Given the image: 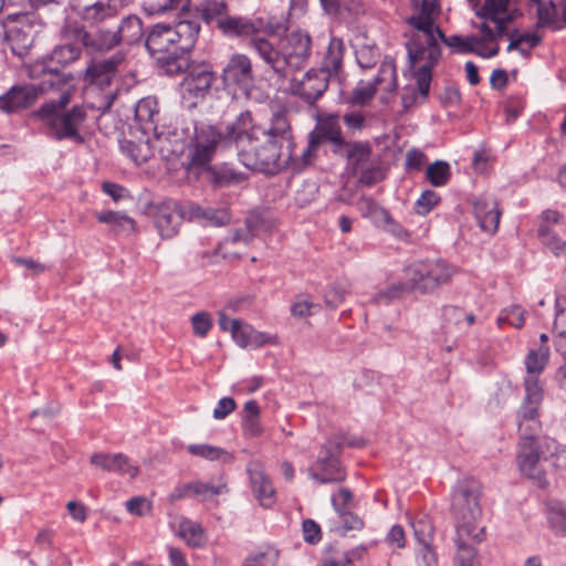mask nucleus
<instances>
[{"instance_id":"nucleus-1","label":"nucleus","mask_w":566,"mask_h":566,"mask_svg":"<svg viewBox=\"0 0 566 566\" xmlns=\"http://www.w3.org/2000/svg\"><path fill=\"white\" fill-rule=\"evenodd\" d=\"M261 139L238 154L240 163L252 170L274 175L295 163L294 136L290 113L284 107L273 111L260 132Z\"/></svg>"},{"instance_id":"nucleus-2","label":"nucleus","mask_w":566,"mask_h":566,"mask_svg":"<svg viewBox=\"0 0 566 566\" xmlns=\"http://www.w3.org/2000/svg\"><path fill=\"white\" fill-rule=\"evenodd\" d=\"M201 30L196 19H181L175 24L156 23L146 32L145 48L168 75H178L189 69V53Z\"/></svg>"},{"instance_id":"nucleus-3","label":"nucleus","mask_w":566,"mask_h":566,"mask_svg":"<svg viewBox=\"0 0 566 566\" xmlns=\"http://www.w3.org/2000/svg\"><path fill=\"white\" fill-rule=\"evenodd\" d=\"M264 125H256L250 111L241 112L224 130L206 123H193V149L191 150V165L203 166L209 164L219 144L224 147L234 146L238 154L248 149L253 142L261 139L260 132Z\"/></svg>"},{"instance_id":"nucleus-4","label":"nucleus","mask_w":566,"mask_h":566,"mask_svg":"<svg viewBox=\"0 0 566 566\" xmlns=\"http://www.w3.org/2000/svg\"><path fill=\"white\" fill-rule=\"evenodd\" d=\"M439 38L434 30L412 34L406 44L409 63L411 66L423 61L416 72L417 87L411 94L402 95V104L405 108L411 107L416 103H423L429 94L432 80V69L441 59L442 51L439 44Z\"/></svg>"},{"instance_id":"nucleus-5","label":"nucleus","mask_w":566,"mask_h":566,"mask_svg":"<svg viewBox=\"0 0 566 566\" xmlns=\"http://www.w3.org/2000/svg\"><path fill=\"white\" fill-rule=\"evenodd\" d=\"M407 282L394 284L376 294L374 302L376 304H388L396 300L406 291H419L430 293L439 286L448 283L452 276V270L448 263L441 259L416 261L405 268Z\"/></svg>"},{"instance_id":"nucleus-6","label":"nucleus","mask_w":566,"mask_h":566,"mask_svg":"<svg viewBox=\"0 0 566 566\" xmlns=\"http://www.w3.org/2000/svg\"><path fill=\"white\" fill-rule=\"evenodd\" d=\"M69 103L70 94L63 93L59 99L41 105L34 115L49 129L50 136L55 140L66 139L75 144H83L84 137L80 130L87 118V112L81 105H74L66 109Z\"/></svg>"},{"instance_id":"nucleus-7","label":"nucleus","mask_w":566,"mask_h":566,"mask_svg":"<svg viewBox=\"0 0 566 566\" xmlns=\"http://www.w3.org/2000/svg\"><path fill=\"white\" fill-rule=\"evenodd\" d=\"M345 440L342 437H329L319 448L314 467L308 468V475L319 484L344 482L347 478L342 462Z\"/></svg>"},{"instance_id":"nucleus-8","label":"nucleus","mask_w":566,"mask_h":566,"mask_svg":"<svg viewBox=\"0 0 566 566\" xmlns=\"http://www.w3.org/2000/svg\"><path fill=\"white\" fill-rule=\"evenodd\" d=\"M481 491V483L473 478H465L457 483L452 495V513L457 527L467 526L471 530L481 527L478 525L482 515Z\"/></svg>"},{"instance_id":"nucleus-9","label":"nucleus","mask_w":566,"mask_h":566,"mask_svg":"<svg viewBox=\"0 0 566 566\" xmlns=\"http://www.w3.org/2000/svg\"><path fill=\"white\" fill-rule=\"evenodd\" d=\"M218 29L227 36L252 38L256 34L281 35L286 28L274 17L227 15L218 20Z\"/></svg>"},{"instance_id":"nucleus-10","label":"nucleus","mask_w":566,"mask_h":566,"mask_svg":"<svg viewBox=\"0 0 566 566\" xmlns=\"http://www.w3.org/2000/svg\"><path fill=\"white\" fill-rule=\"evenodd\" d=\"M524 387L525 396L517 411V423L522 440H528L542 429L539 407L543 402L544 391L539 380L535 377L525 378Z\"/></svg>"},{"instance_id":"nucleus-11","label":"nucleus","mask_w":566,"mask_h":566,"mask_svg":"<svg viewBox=\"0 0 566 566\" xmlns=\"http://www.w3.org/2000/svg\"><path fill=\"white\" fill-rule=\"evenodd\" d=\"M221 76L226 86L234 87L245 96L250 95L256 81L252 60L244 53L232 54Z\"/></svg>"},{"instance_id":"nucleus-12","label":"nucleus","mask_w":566,"mask_h":566,"mask_svg":"<svg viewBox=\"0 0 566 566\" xmlns=\"http://www.w3.org/2000/svg\"><path fill=\"white\" fill-rule=\"evenodd\" d=\"M214 80L216 75L210 65L202 63L191 67L180 86L181 98L186 106L195 107L199 101L203 99Z\"/></svg>"},{"instance_id":"nucleus-13","label":"nucleus","mask_w":566,"mask_h":566,"mask_svg":"<svg viewBox=\"0 0 566 566\" xmlns=\"http://www.w3.org/2000/svg\"><path fill=\"white\" fill-rule=\"evenodd\" d=\"M155 226L164 239L175 237L182 224L188 220L186 216V203L180 205L174 200L157 202L151 208Z\"/></svg>"},{"instance_id":"nucleus-14","label":"nucleus","mask_w":566,"mask_h":566,"mask_svg":"<svg viewBox=\"0 0 566 566\" xmlns=\"http://www.w3.org/2000/svg\"><path fill=\"white\" fill-rule=\"evenodd\" d=\"M563 221L562 212L546 209L541 213L537 227V237L542 245L557 258L566 256V240L555 229Z\"/></svg>"},{"instance_id":"nucleus-15","label":"nucleus","mask_w":566,"mask_h":566,"mask_svg":"<svg viewBox=\"0 0 566 566\" xmlns=\"http://www.w3.org/2000/svg\"><path fill=\"white\" fill-rule=\"evenodd\" d=\"M66 33L70 38L80 42L90 53H107L118 46L115 31L98 28L90 32L80 24H69Z\"/></svg>"},{"instance_id":"nucleus-16","label":"nucleus","mask_w":566,"mask_h":566,"mask_svg":"<svg viewBox=\"0 0 566 566\" xmlns=\"http://www.w3.org/2000/svg\"><path fill=\"white\" fill-rule=\"evenodd\" d=\"M193 130V128L191 129ZM156 147L159 149L163 157L170 158V157H179L184 154L186 147L189 148V161H191L190 155L191 150L193 149L192 145V138H193V132H190V127L187 126L186 128H167L163 130L156 132L154 135ZM189 167H197L196 165H191V163H188Z\"/></svg>"},{"instance_id":"nucleus-17","label":"nucleus","mask_w":566,"mask_h":566,"mask_svg":"<svg viewBox=\"0 0 566 566\" xmlns=\"http://www.w3.org/2000/svg\"><path fill=\"white\" fill-rule=\"evenodd\" d=\"M329 80L321 74L317 69L308 70L301 80H290V93L313 106L328 88Z\"/></svg>"},{"instance_id":"nucleus-18","label":"nucleus","mask_w":566,"mask_h":566,"mask_svg":"<svg viewBox=\"0 0 566 566\" xmlns=\"http://www.w3.org/2000/svg\"><path fill=\"white\" fill-rule=\"evenodd\" d=\"M517 464L520 471L528 479L533 480L539 488L544 489L547 486L546 463L543 462V459L535 449L534 438L521 442L517 453Z\"/></svg>"},{"instance_id":"nucleus-19","label":"nucleus","mask_w":566,"mask_h":566,"mask_svg":"<svg viewBox=\"0 0 566 566\" xmlns=\"http://www.w3.org/2000/svg\"><path fill=\"white\" fill-rule=\"evenodd\" d=\"M311 36L302 31L292 32L287 45L282 50L284 56L285 77L290 72L303 69L311 55Z\"/></svg>"},{"instance_id":"nucleus-20","label":"nucleus","mask_w":566,"mask_h":566,"mask_svg":"<svg viewBox=\"0 0 566 566\" xmlns=\"http://www.w3.org/2000/svg\"><path fill=\"white\" fill-rule=\"evenodd\" d=\"M485 538V527L478 530L467 528V526L457 527L454 539L457 552L454 555V565L476 566L478 553L475 545Z\"/></svg>"},{"instance_id":"nucleus-21","label":"nucleus","mask_w":566,"mask_h":566,"mask_svg":"<svg viewBox=\"0 0 566 566\" xmlns=\"http://www.w3.org/2000/svg\"><path fill=\"white\" fill-rule=\"evenodd\" d=\"M224 332H231L232 338L241 347H260L265 344H276V335L255 331L245 321H218Z\"/></svg>"},{"instance_id":"nucleus-22","label":"nucleus","mask_w":566,"mask_h":566,"mask_svg":"<svg viewBox=\"0 0 566 566\" xmlns=\"http://www.w3.org/2000/svg\"><path fill=\"white\" fill-rule=\"evenodd\" d=\"M126 56L127 54L124 50H118L107 59L92 61L85 70L84 80L90 84L99 86L109 85L118 67L125 62Z\"/></svg>"},{"instance_id":"nucleus-23","label":"nucleus","mask_w":566,"mask_h":566,"mask_svg":"<svg viewBox=\"0 0 566 566\" xmlns=\"http://www.w3.org/2000/svg\"><path fill=\"white\" fill-rule=\"evenodd\" d=\"M264 33L252 36L249 41V48L280 77H285L284 56Z\"/></svg>"},{"instance_id":"nucleus-24","label":"nucleus","mask_w":566,"mask_h":566,"mask_svg":"<svg viewBox=\"0 0 566 566\" xmlns=\"http://www.w3.org/2000/svg\"><path fill=\"white\" fill-rule=\"evenodd\" d=\"M188 221L203 227H223L230 223L231 213L226 207H202L193 201L186 202Z\"/></svg>"},{"instance_id":"nucleus-25","label":"nucleus","mask_w":566,"mask_h":566,"mask_svg":"<svg viewBox=\"0 0 566 566\" xmlns=\"http://www.w3.org/2000/svg\"><path fill=\"white\" fill-rule=\"evenodd\" d=\"M39 97L36 86L14 85L0 96V111L12 114L32 106Z\"/></svg>"},{"instance_id":"nucleus-26","label":"nucleus","mask_w":566,"mask_h":566,"mask_svg":"<svg viewBox=\"0 0 566 566\" xmlns=\"http://www.w3.org/2000/svg\"><path fill=\"white\" fill-rule=\"evenodd\" d=\"M345 54V43L338 36H332L323 57L321 69L317 71L329 81L342 82L344 78L343 61Z\"/></svg>"},{"instance_id":"nucleus-27","label":"nucleus","mask_w":566,"mask_h":566,"mask_svg":"<svg viewBox=\"0 0 566 566\" xmlns=\"http://www.w3.org/2000/svg\"><path fill=\"white\" fill-rule=\"evenodd\" d=\"M474 217L479 227L486 233L496 232L500 223L501 211L494 198L490 196H480L472 201Z\"/></svg>"},{"instance_id":"nucleus-28","label":"nucleus","mask_w":566,"mask_h":566,"mask_svg":"<svg viewBox=\"0 0 566 566\" xmlns=\"http://www.w3.org/2000/svg\"><path fill=\"white\" fill-rule=\"evenodd\" d=\"M261 223V219L258 214H251L245 219L244 226L232 230L217 247L216 253H221L223 258H228L230 255L237 256L238 254L234 252H230L228 247L230 244L242 243L244 245L249 244Z\"/></svg>"},{"instance_id":"nucleus-29","label":"nucleus","mask_w":566,"mask_h":566,"mask_svg":"<svg viewBox=\"0 0 566 566\" xmlns=\"http://www.w3.org/2000/svg\"><path fill=\"white\" fill-rule=\"evenodd\" d=\"M160 118L158 102L153 96H147L138 101L135 106V119L144 134L158 132V122Z\"/></svg>"},{"instance_id":"nucleus-30","label":"nucleus","mask_w":566,"mask_h":566,"mask_svg":"<svg viewBox=\"0 0 566 566\" xmlns=\"http://www.w3.org/2000/svg\"><path fill=\"white\" fill-rule=\"evenodd\" d=\"M319 143L327 140L332 144V150L336 155H343L346 142L343 137L339 116L337 114H328L321 119L318 130L315 132Z\"/></svg>"},{"instance_id":"nucleus-31","label":"nucleus","mask_w":566,"mask_h":566,"mask_svg":"<svg viewBox=\"0 0 566 566\" xmlns=\"http://www.w3.org/2000/svg\"><path fill=\"white\" fill-rule=\"evenodd\" d=\"M365 203L374 221L381 226L388 233L402 241L410 239L409 231L396 221L387 209L380 207L370 198L366 199Z\"/></svg>"},{"instance_id":"nucleus-32","label":"nucleus","mask_w":566,"mask_h":566,"mask_svg":"<svg viewBox=\"0 0 566 566\" xmlns=\"http://www.w3.org/2000/svg\"><path fill=\"white\" fill-rule=\"evenodd\" d=\"M534 444L543 462L555 470L566 468V448L555 439L534 436Z\"/></svg>"},{"instance_id":"nucleus-33","label":"nucleus","mask_w":566,"mask_h":566,"mask_svg":"<svg viewBox=\"0 0 566 566\" xmlns=\"http://www.w3.org/2000/svg\"><path fill=\"white\" fill-rule=\"evenodd\" d=\"M91 463L101 467L105 471L128 474L130 478H135L139 471L123 453H94L91 457Z\"/></svg>"},{"instance_id":"nucleus-34","label":"nucleus","mask_w":566,"mask_h":566,"mask_svg":"<svg viewBox=\"0 0 566 566\" xmlns=\"http://www.w3.org/2000/svg\"><path fill=\"white\" fill-rule=\"evenodd\" d=\"M342 156L346 157L350 172L357 175L373 161V147L368 142H346Z\"/></svg>"},{"instance_id":"nucleus-35","label":"nucleus","mask_w":566,"mask_h":566,"mask_svg":"<svg viewBox=\"0 0 566 566\" xmlns=\"http://www.w3.org/2000/svg\"><path fill=\"white\" fill-rule=\"evenodd\" d=\"M439 14L440 6L437 0H421L418 13L407 18L406 22L418 32H428L438 27L436 19Z\"/></svg>"},{"instance_id":"nucleus-36","label":"nucleus","mask_w":566,"mask_h":566,"mask_svg":"<svg viewBox=\"0 0 566 566\" xmlns=\"http://www.w3.org/2000/svg\"><path fill=\"white\" fill-rule=\"evenodd\" d=\"M197 168H202L206 171V179L216 188L229 187L238 185L244 180V175L237 172L227 164L203 165Z\"/></svg>"},{"instance_id":"nucleus-37","label":"nucleus","mask_w":566,"mask_h":566,"mask_svg":"<svg viewBox=\"0 0 566 566\" xmlns=\"http://www.w3.org/2000/svg\"><path fill=\"white\" fill-rule=\"evenodd\" d=\"M253 494L263 507H271L275 502V490L269 476L260 469L249 470Z\"/></svg>"},{"instance_id":"nucleus-38","label":"nucleus","mask_w":566,"mask_h":566,"mask_svg":"<svg viewBox=\"0 0 566 566\" xmlns=\"http://www.w3.org/2000/svg\"><path fill=\"white\" fill-rule=\"evenodd\" d=\"M98 222L105 223L116 234H130L136 229L135 220L122 211L104 210L95 213Z\"/></svg>"},{"instance_id":"nucleus-39","label":"nucleus","mask_w":566,"mask_h":566,"mask_svg":"<svg viewBox=\"0 0 566 566\" xmlns=\"http://www.w3.org/2000/svg\"><path fill=\"white\" fill-rule=\"evenodd\" d=\"M114 31L118 44L123 42L129 45L135 44L139 42L144 35L143 21L136 14H129L122 19L117 29Z\"/></svg>"},{"instance_id":"nucleus-40","label":"nucleus","mask_w":566,"mask_h":566,"mask_svg":"<svg viewBox=\"0 0 566 566\" xmlns=\"http://www.w3.org/2000/svg\"><path fill=\"white\" fill-rule=\"evenodd\" d=\"M81 17L85 22L95 25L116 18L117 10L108 2L97 1L84 7Z\"/></svg>"},{"instance_id":"nucleus-41","label":"nucleus","mask_w":566,"mask_h":566,"mask_svg":"<svg viewBox=\"0 0 566 566\" xmlns=\"http://www.w3.org/2000/svg\"><path fill=\"white\" fill-rule=\"evenodd\" d=\"M436 33L443 44L451 48L458 54H468L474 51L472 44L481 42V39L475 35L462 38L461 35L453 34L447 36L440 27H436Z\"/></svg>"},{"instance_id":"nucleus-42","label":"nucleus","mask_w":566,"mask_h":566,"mask_svg":"<svg viewBox=\"0 0 566 566\" xmlns=\"http://www.w3.org/2000/svg\"><path fill=\"white\" fill-rule=\"evenodd\" d=\"M228 6L226 0H202L199 7H196L195 13L197 17L202 18V20L207 23H211L216 21L218 24V20L223 17H227Z\"/></svg>"},{"instance_id":"nucleus-43","label":"nucleus","mask_w":566,"mask_h":566,"mask_svg":"<svg viewBox=\"0 0 566 566\" xmlns=\"http://www.w3.org/2000/svg\"><path fill=\"white\" fill-rule=\"evenodd\" d=\"M547 518L555 533L566 534V504L559 500L546 502Z\"/></svg>"},{"instance_id":"nucleus-44","label":"nucleus","mask_w":566,"mask_h":566,"mask_svg":"<svg viewBox=\"0 0 566 566\" xmlns=\"http://www.w3.org/2000/svg\"><path fill=\"white\" fill-rule=\"evenodd\" d=\"M548 348L541 347L538 352L532 349L525 358L526 378L535 377L539 380L538 375L544 370L548 361Z\"/></svg>"},{"instance_id":"nucleus-45","label":"nucleus","mask_w":566,"mask_h":566,"mask_svg":"<svg viewBox=\"0 0 566 566\" xmlns=\"http://www.w3.org/2000/svg\"><path fill=\"white\" fill-rule=\"evenodd\" d=\"M81 55V49L74 44H61L54 48L50 55V62L64 67L76 61Z\"/></svg>"},{"instance_id":"nucleus-46","label":"nucleus","mask_w":566,"mask_h":566,"mask_svg":"<svg viewBox=\"0 0 566 566\" xmlns=\"http://www.w3.org/2000/svg\"><path fill=\"white\" fill-rule=\"evenodd\" d=\"M451 176L450 165L443 160H437L429 165L426 170V177L429 182L434 187H442L447 185Z\"/></svg>"},{"instance_id":"nucleus-47","label":"nucleus","mask_w":566,"mask_h":566,"mask_svg":"<svg viewBox=\"0 0 566 566\" xmlns=\"http://www.w3.org/2000/svg\"><path fill=\"white\" fill-rule=\"evenodd\" d=\"M537 4V27H549L553 30L563 29V23L557 20V9L551 1L548 6L544 4L542 0Z\"/></svg>"},{"instance_id":"nucleus-48","label":"nucleus","mask_w":566,"mask_h":566,"mask_svg":"<svg viewBox=\"0 0 566 566\" xmlns=\"http://www.w3.org/2000/svg\"><path fill=\"white\" fill-rule=\"evenodd\" d=\"M381 81L382 78L378 75L374 78V81L369 83L358 84L353 91L350 103L355 105H365L375 96L377 86L381 83Z\"/></svg>"},{"instance_id":"nucleus-49","label":"nucleus","mask_w":566,"mask_h":566,"mask_svg":"<svg viewBox=\"0 0 566 566\" xmlns=\"http://www.w3.org/2000/svg\"><path fill=\"white\" fill-rule=\"evenodd\" d=\"M161 12H176L179 20L181 19H196L198 20L195 10L191 9V0H166L160 6Z\"/></svg>"},{"instance_id":"nucleus-50","label":"nucleus","mask_w":566,"mask_h":566,"mask_svg":"<svg viewBox=\"0 0 566 566\" xmlns=\"http://www.w3.org/2000/svg\"><path fill=\"white\" fill-rule=\"evenodd\" d=\"M356 61L361 69H371L379 59V50L374 44H361L355 50Z\"/></svg>"},{"instance_id":"nucleus-51","label":"nucleus","mask_w":566,"mask_h":566,"mask_svg":"<svg viewBox=\"0 0 566 566\" xmlns=\"http://www.w3.org/2000/svg\"><path fill=\"white\" fill-rule=\"evenodd\" d=\"M412 528L419 546L432 545L434 527L431 521L420 518L412 523Z\"/></svg>"},{"instance_id":"nucleus-52","label":"nucleus","mask_w":566,"mask_h":566,"mask_svg":"<svg viewBox=\"0 0 566 566\" xmlns=\"http://www.w3.org/2000/svg\"><path fill=\"white\" fill-rule=\"evenodd\" d=\"M279 558V552L274 548H268L264 552H258L250 554L243 566H276Z\"/></svg>"},{"instance_id":"nucleus-53","label":"nucleus","mask_w":566,"mask_h":566,"mask_svg":"<svg viewBox=\"0 0 566 566\" xmlns=\"http://www.w3.org/2000/svg\"><path fill=\"white\" fill-rule=\"evenodd\" d=\"M187 451L195 457H200L207 460H219L221 455H229L228 452L219 447L210 444H189Z\"/></svg>"},{"instance_id":"nucleus-54","label":"nucleus","mask_w":566,"mask_h":566,"mask_svg":"<svg viewBox=\"0 0 566 566\" xmlns=\"http://www.w3.org/2000/svg\"><path fill=\"white\" fill-rule=\"evenodd\" d=\"M506 7H510V0H484L482 6L479 2L475 3V15L485 17L505 12Z\"/></svg>"},{"instance_id":"nucleus-55","label":"nucleus","mask_w":566,"mask_h":566,"mask_svg":"<svg viewBox=\"0 0 566 566\" xmlns=\"http://www.w3.org/2000/svg\"><path fill=\"white\" fill-rule=\"evenodd\" d=\"M359 182L364 186H373L384 179L385 175L378 164L371 161L361 170H358Z\"/></svg>"},{"instance_id":"nucleus-56","label":"nucleus","mask_w":566,"mask_h":566,"mask_svg":"<svg viewBox=\"0 0 566 566\" xmlns=\"http://www.w3.org/2000/svg\"><path fill=\"white\" fill-rule=\"evenodd\" d=\"M346 293H347V287L345 284H342V283L331 284L324 293L325 304L329 307H337L343 302Z\"/></svg>"},{"instance_id":"nucleus-57","label":"nucleus","mask_w":566,"mask_h":566,"mask_svg":"<svg viewBox=\"0 0 566 566\" xmlns=\"http://www.w3.org/2000/svg\"><path fill=\"white\" fill-rule=\"evenodd\" d=\"M319 145H321V143L318 140V137L316 136V133L311 132L308 134L307 145L301 154V166L302 167H306L314 161V159L316 158V154H317Z\"/></svg>"},{"instance_id":"nucleus-58","label":"nucleus","mask_w":566,"mask_h":566,"mask_svg":"<svg viewBox=\"0 0 566 566\" xmlns=\"http://www.w3.org/2000/svg\"><path fill=\"white\" fill-rule=\"evenodd\" d=\"M227 485L218 484L214 485L212 483H202V482H192V494L198 496H213L226 493Z\"/></svg>"},{"instance_id":"nucleus-59","label":"nucleus","mask_w":566,"mask_h":566,"mask_svg":"<svg viewBox=\"0 0 566 566\" xmlns=\"http://www.w3.org/2000/svg\"><path fill=\"white\" fill-rule=\"evenodd\" d=\"M227 485L218 484L214 485L212 483H202V482H192V494L198 496H213L226 493Z\"/></svg>"},{"instance_id":"nucleus-60","label":"nucleus","mask_w":566,"mask_h":566,"mask_svg":"<svg viewBox=\"0 0 566 566\" xmlns=\"http://www.w3.org/2000/svg\"><path fill=\"white\" fill-rule=\"evenodd\" d=\"M440 197L433 190H426L416 202V211L419 214H427L439 202Z\"/></svg>"},{"instance_id":"nucleus-61","label":"nucleus","mask_w":566,"mask_h":566,"mask_svg":"<svg viewBox=\"0 0 566 566\" xmlns=\"http://www.w3.org/2000/svg\"><path fill=\"white\" fill-rule=\"evenodd\" d=\"M303 537L307 544H317L322 538L321 526L311 518H306L302 524Z\"/></svg>"},{"instance_id":"nucleus-62","label":"nucleus","mask_w":566,"mask_h":566,"mask_svg":"<svg viewBox=\"0 0 566 566\" xmlns=\"http://www.w3.org/2000/svg\"><path fill=\"white\" fill-rule=\"evenodd\" d=\"M315 307L316 305L306 296H297L296 301L291 306V311L294 316L304 317L316 314L314 311Z\"/></svg>"},{"instance_id":"nucleus-63","label":"nucleus","mask_w":566,"mask_h":566,"mask_svg":"<svg viewBox=\"0 0 566 566\" xmlns=\"http://www.w3.org/2000/svg\"><path fill=\"white\" fill-rule=\"evenodd\" d=\"M419 564L422 566H439L438 555L433 545L419 546L417 549Z\"/></svg>"},{"instance_id":"nucleus-64","label":"nucleus","mask_w":566,"mask_h":566,"mask_svg":"<svg viewBox=\"0 0 566 566\" xmlns=\"http://www.w3.org/2000/svg\"><path fill=\"white\" fill-rule=\"evenodd\" d=\"M150 503L143 496L132 497L126 502L127 511L137 516L146 515L150 512Z\"/></svg>"}]
</instances>
